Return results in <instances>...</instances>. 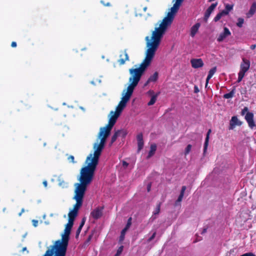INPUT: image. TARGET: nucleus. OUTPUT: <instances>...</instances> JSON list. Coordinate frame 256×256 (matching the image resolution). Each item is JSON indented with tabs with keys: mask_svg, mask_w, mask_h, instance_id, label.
<instances>
[{
	"mask_svg": "<svg viewBox=\"0 0 256 256\" xmlns=\"http://www.w3.org/2000/svg\"><path fill=\"white\" fill-rule=\"evenodd\" d=\"M164 33L160 30L155 28L152 36V41L147 43L148 48L146 50V54L144 60L138 68L130 69L129 72L131 76L129 78V82L130 84L127 88L126 92L124 93L121 100L116 107L115 112L111 111L110 112V118L108 124L102 128H112L116 124L117 119L126 106L127 102L130 100L134 90L138 85L142 75L150 64Z\"/></svg>",
	"mask_w": 256,
	"mask_h": 256,
	"instance_id": "obj_1",
	"label": "nucleus"
},
{
	"mask_svg": "<svg viewBox=\"0 0 256 256\" xmlns=\"http://www.w3.org/2000/svg\"><path fill=\"white\" fill-rule=\"evenodd\" d=\"M112 129H100L96 140L94 144V154H90L87 157L86 163L88 165L80 170V176L78 180L80 183L74 184V194L84 196L87 186L91 183L94 172L98 163L99 158L104 150L106 138L110 135Z\"/></svg>",
	"mask_w": 256,
	"mask_h": 256,
	"instance_id": "obj_2",
	"label": "nucleus"
},
{
	"mask_svg": "<svg viewBox=\"0 0 256 256\" xmlns=\"http://www.w3.org/2000/svg\"><path fill=\"white\" fill-rule=\"evenodd\" d=\"M71 229L66 227L62 240L56 241L50 246L44 256H66Z\"/></svg>",
	"mask_w": 256,
	"mask_h": 256,
	"instance_id": "obj_3",
	"label": "nucleus"
},
{
	"mask_svg": "<svg viewBox=\"0 0 256 256\" xmlns=\"http://www.w3.org/2000/svg\"><path fill=\"white\" fill-rule=\"evenodd\" d=\"M84 196L75 194L74 199L76 200V204L74 205V209L68 213V218L70 219L74 220V218L78 215V210L82 204V200Z\"/></svg>",
	"mask_w": 256,
	"mask_h": 256,
	"instance_id": "obj_4",
	"label": "nucleus"
},
{
	"mask_svg": "<svg viewBox=\"0 0 256 256\" xmlns=\"http://www.w3.org/2000/svg\"><path fill=\"white\" fill-rule=\"evenodd\" d=\"M103 210V206H98L96 208L90 212V216L95 220L100 218L102 215Z\"/></svg>",
	"mask_w": 256,
	"mask_h": 256,
	"instance_id": "obj_5",
	"label": "nucleus"
},
{
	"mask_svg": "<svg viewBox=\"0 0 256 256\" xmlns=\"http://www.w3.org/2000/svg\"><path fill=\"white\" fill-rule=\"evenodd\" d=\"M190 63L194 68H202L204 64L202 58H192L190 60Z\"/></svg>",
	"mask_w": 256,
	"mask_h": 256,
	"instance_id": "obj_6",
	"label": "nucleus"
},
{
	"mask_svg": "<svg viewBox=\"0 0 256 256\" xmlns=\"http://www.w3.org/2000/svg\"><path fill=\"white\" fill-rule=\"evenodd\" d=\"M231 32L226 27L224 28V32L220 34L218 37L217 38V40L218 42H221L226 38V37L230 36Z\"/></svg>",
	"mask_w": 256,
	"mask_h": 256,
	"instance_id": "obj_7",
	"label": "nucleus"
},
{
	"mask_svg": "<svg viewBox=\"0 0 256 256\" xmlns=\"http://www.w3.org/2000/svg\"><path fill=\"white\" fill-rule=\"evenodd\" d=\"M250 60L246 59L245 58H243L242 62L241 63L240 66V71L246 73L250 68Z\"/></svg>",
	"mask_w": 256,
	"mask_h": 256,
	"instance_id": "obj_8",
	"label": "nucleus"
},
{
	"mask_svg": "<svg viewBox=\"0 0 256 256\" xmlns=\"http://www.w3.org/2000/svg\"><path fill=\"white\" fill-rule=\"evenodd\" d=\"M245 119L248 122L250 127L252 128L255 126V123L254 120V114L252 112H248L246 114Z\"/></svg>",
	"mask_w": 256,
	"mask_h": 256,
	"instance_id": "obj_9",
	"label": "nucleus"
},
{
	"mask_svg": "<svg viewBox=\"0 0 256 256\" xmlns=\"http://www.w3.org/2000/svg\"><path fill=\"white\" fill-rule=\"evenodd\" d=\"M242 124V122L238 119L237 116H233L232 117L230 121V128H234L235 126H240Z\"/></svg>",
	"mask_w": 256,
	"mask_h": 256,
	"instance_id": "obj_10",
	"label": "nucleus"
},
{
	"mask_svg": "<svg viewBox=\"0 0 256 256\" xmlns=\"http://www.w3.org/2000/svg\"><path fill=\"white\" fill-rule=\"evenodd\" d=\"M120 58L118 60V62L120 65H123L126 61L129 60V56L126 50L124 51L123 54L120 55Z\"/></svg>",
	"mask_w": 256,
	"mask_h": 256,
	"instance_id": "obj_11",
	"label": "nucleus"
},
{
	"mask_svg": "<svg viewBox=\"0 0 256 256\" xmlns=\"http://www.w3.org/2000/svg\"><path fill=\"white\" fill-rule=\"evenodd\" d=\"M148 94L150 96H152L150 101L148 103V106L153 105L156 102L158 96L159 94V93H157L154 94V92L152 90H150L148 92Z\"/></svg>",
	"mask_w": 256,
	"mask_h": 256,
	"instance_id": "obj_12",
	"label": "nucleus"
},
{
	"mask_svg": "<svg viewBox=\"0 0 256 256\" xmlns=\"http://www.w3.org/2000/svg\"><path fill=\"white\" fill-rule=\"evenodd\" d=\"M138 142V152H139L144 146L143 136L142 133L138 134L136 136Z\"/></svg>",
	"mask_w": 256,
	"mask_h": 256,
	"instance_id": "obj_13",
	"label": "nucleus"
},
{
	"mask_svg": "<svg viewBox=\"0 0 256 256\" xmlns=\"http://www.w3.org/2000/svg\"><path fill=\"white\" fill-rule=\"evenodd\" d=\"M186 190V186H182V188L180 194L178 196V200H176V202H175V204H174L175 206H178L180 204V202H182V198L184 197Z\"/></svg>",
	"mask_w": 256,
	"mask_h": 256,
	"instance_id": "obj_14",
	"label": "nucleus"
},
{
	"mask_svg": "<svg viewBox=\"0 0 256 256\" xmlns=\"http://www.w3.org/2000/svg\"><path fill=\"white\" fill-rule=\"evenodd\" d=\"M200 26V23H196L194 25L190 28V35L192 37H194L198 32V28Z\"/></svg>",
	"mask_w": 256,
	"mask_h": 256,
	"instance_id": "obj_15",
	"label": "nucleus"
},
{
	"mask_svg": "<svg viewBox=\"0 0 256 256\" xmlns=\"http://www.w3.org/2000/svg\"><path fill=\"white\" fill-rule=\"evenodd\" d=\"M216 71V66H214L212 68H211L210 71L208 72V75L207 76L206 79V86H207L209 80L212 77L214 74H215V72Z\"/></svg>",
	"mask_w": 256,
	"mask_h": 256,
	"instance_id": "obj_16",
	"label": "nucleus"
},
{
	"mask_svg": "<svg viewBox=\"0 0 256 256\" xmlns=\"http://www.w3.org/2000/svg\"><path fill=\"white\" fill-rule=\"evenodd\" d=\"M256 11V2H254L252 4L250 9L249 10V12L247 14L248 17L252 16V15L254 14Z\"/></svg>",
	"mask_w": 256,
	"mask_h": 256,
	"instance_id": "obj_17",
	"label": "nucleus"
},
{
	"mask_svg": "<svg viewBox=\"0 0 256 256\" xmlns=\"http://www.w3.org/2000/svg\"><path fill=\"white\" fill-rule=\"evenodd\" d=\"M211 133V129H209L208 131V132L206 134V138L205 142L204 143V154L206 151L207 148L208 144V140H209V136L210 134Z\"/></svg>",
	"mask_w": 256,
	"mask_h": 256,
	"instance_id": "obj_18",
	"label": "nucleus"
},
{
	"mask_svg": "<svg viewBox=\"0 0 256 256\" xmlns=\"http://www.w3.org/2000/svg\"><path fill=\"white\" fill-rule=\"evenodd\" d=\"M156 150V144H152L150 146V150L148 152V156H147L148 158H150L152 157L155 153Z\"/></svg>",
	"mask_w": 256,
	"mask_h": 256,
	"instance_id": "obj_19",
	"label": "nucleus"
},
{
	"mask_svg": "<svg viewBox=\"0 0 256 256\" xmlns=\"http://www.w3.org/2000/svg\"><path fill=\"white\" fill-rule=\"evenodd\" d=\"M236 92V88L233 87L232 90L226 94L224 95V98L226 99H228L234 97Z\"/></svg>",
	"mask_w": 256,
	"mask_h": 256,
	"instance_id": "obj_20",
	"label": "nucleus"
},
{
	"mask_svg": "<svg viewBox=\"0 0 256 256\" xmlns=\"http://www.w3.org/2000/svg\"><path fill=\"white\" fill-rule=\"evenodd\" d=\"M158 78V73L155 72L152 76H151L148 79L145 85L147 84L148 82H156Z\"/></svg>",
	"mask_w": 256,
	"mask_h": 256,
	"instance_id": "obj_21",
	"label": "nucleus"
},
{
	"mask_svg": "<svg viewBox=\"0 0 256 256\" xmlns=\"http://www.w3.org/2000/svg\"><path fill=\"white\" fill-rule=\"evenodd\" d=\"M85 222H86V218H84L82 219L81 223L76 230V235L77 236L79 235L80 233V232L81 230H82L84 225V224Z\"/></svg>",
	"mask_w": 256,
	"mask_h": 256,
	"instance_id": "obj_22",
	"label": "nucleus"
},
{
	"mask_svg": "<svg viewBox=\"0 0 256 256\" xmlns=\"http://www.w3.org/2000/svg\"><path fill=\"white\" fill-rule=\"evenodd\" d=\"M245 74V72H241L240 70L238 74V82H240L242 81V78H244Z\"/></svg>",
	"mask_w": 256,
	"mask_h": 256,
	"instance_id": "obj_23",
	"label": "nucleus"
},
{
	"mask_svg": "<svg viewBox=\"0 0 256 256\" xmlns=\"http://www.w3.org/2000/svg\"><path fill=\"white\" fill-rule=\"evenodd\" d=\"M217 2L212 4L206 10L210 12V13H212L217 6Z\"/></svg>",
	"mask_w": 256,
	"mask_h": 256,
	"instance_id": "obj_24",
	"label": "nucleus"
},
{
	"mask_svg": "<svg viewBox=\"0 0 256 256\" xmlns=\"http://www.w3.org/2000/svg\"><path fill=\"white\" fill-rule=\"evenodd\" d=\"M120 130H118L117 132H115V134H114V136H112V140H111V143L112 144L114 142L116 141V140L118 136V134H119V132H120Z\"/></svg>",
	"mask_w": 256,
	"mask_h": 256,
	"instance_id": "obj_25",
	"label": "nucleus"
},
{
	"mask_svg": "<svg viewBox=\"0 0 256 256\" xmlns=\"http://www.w3.org/2000/svg\"><path fill=\"white\" fill-rule=\"evenodd\" d=\"M160 203L156 206L154 210V212H153L154 214V215L158 214L160 212Z\"/></svg>",
	"mask_w": 256,
	"mask_h": 256,
	"instance_id": "obj_26",
	"label": "nucleus"
},
{
	"mask_svg": "<svg viewBox=\"0 0 256 256\" xmlns=\"http://www.w3.org/2000/svg\"><path fill=\"white\" fill-rule=\"evenodd\" d=\"M74 220L69 218L68 223L66 224V227L72 229V226L74 224Z\"/></svg>",
	"mask_w": 256,
	"mask_h": 256,
	"instance_id": "obj_27",
	"label": "nucleus"
},
{
	"mask_svg": "<svg viewBox=\"0 0 256 256\" xmlns=\"http://www.w3.org/2000/svg\"><path fill=\"white\" fill-rule=\"evenodd\" d=\"M244 22V20L242 18H238V22L236 23V26L239 28H242Z\"/></svg>",
	"mask_w": 256,
	"mask_h": 256,
	"instance_id": "obj_28",
	"label": "nucleus"
},
{
	"mask_svg": "<svg viewBox=\"0 0 256 256\" xmlns=\"http://www.w3.org/2000/svg\"><path fill=\"white\" fill-rule=\"evenodd\" d=\"M192 146L191 144H188L186 147L184 151V154L186 156L190 152Z\"/></svg>",
	"mask_w": 256,
	"mask_h": 256,
	"instance_id": "obj_29",
	"label": "nucleus"
},
{
	"mask_svg": "<svg viewBox=\"0 0 256 256\" xmlns=\"http://www.w3.org/2000/svg\"><path fill=\"white\" fill-rule=\"evenodd\" d=\"M233 4H226L225 5V10L228 12L233 8Z\"/></svg>",
	"mask_w": 256,
	"mask_h": 256,
	"instance_id": "obj_30",
	"label": "nucleus"
},
{
	"mask_svg": "<svg viewBox=\"0 0 256 256\" xmlns=\"http://www.w3.org/2000/svg\"><path fill=\"white\" fill-rule=\"evenodd\" d=\"M211 14L212 13H210V12L207 10L206 11L204 16V20L205 22H206L208 20Z\"/></svg>",
	"mask_w": 256,
	"mask_h": 256,
	"instance_id": "obj_31",
	"label": "nucleus"
},
{
	"mask_svg": "<svg viewBox=\"0 0 256 256\" xmlns=\"http://www.w3.org/2000/svg\"><path fill=\"white\" fill-rule=\"evenodd\" d=\"M222 17V14L220 12H219L214 17V20L215 22H217Z\"/></svg>",
	"mask_w": 256,
	"mask_h": 256,
	"instance_id": "obj_32",
	"label": "nucleus"
},
{
	"mask_svg": "<svg viewBox=\"0 0 256 256\" xmlns=\"http://www.w3.org/2000/svg\"><path fill=\"white\" fill-rule=\"evenodd\" d=\"M126 232H124V231L122 230L120 236V241H122L124 240Z\"/></svg>",
	"mask_w": 256,
	"mask_h": 256,
	"instance_id": "obj_33",
	"label": "nucleus"
},
{
	"mask_svg": "<svg viewBox=\"0 0 256 256\" xmlns=\"http://www.w3.org/2000/svg\"><path fill=\"white\" fill-rule=\"evenodd\" d=\"M248 110V109L247 107H244L242 110L240 114L242 116H244L246 113V114Z\"/></svg>",
	"mask_w": 256,
	"mask_h": 256,
	"instance_id": "obj_34",
	"label": "nucleus"
},
{
	"mask_svg": "<svg viewBox=\"0 0 256 256\" xmlns=\"http://www.w3.org/2000/svg\"><path fill=\"white\" fill-rule=\"evenodd\" d=\"M132 218L131 217L128 218V222H127V224H126V226H129L130 228V226L132 224Z\"/></svg>",
	"mask_w": 256,
	"mask_h": 256,
	"instance_id": "obj_35",
	"label": "nucleus"
},
{
	"mask_svg": "<svg viewBox=\"0 0 256 256\" xmlns=\"http://www.w3.org/2000/svg\"><path fill=\"white\" fill-rule=\"evenodd\" d=\"M220 13L222 14V16H224L228 15L229 12L226 10L225 9L222 10Z\"/></svg>",
	"mask_w": 256,
	"mask_h": 256,
	"instance_id": "obj_36",
	"label": "nucleus"
},
{
	"mask_svg": "<svg viewBox=\"0 0 256 256\" xmlns=\"http://www.w3.org/2000/svg\"><path fill=\"white\" fill-rule=\"evenodd\" d=\"M156 234V232H154L152 236L148 240V242H150L151 240H152L154 238Z\"/></svg>",
	"mask_w": 256,
	"mask_h": 256,
	"instance_id": "obj_37",
	"label": "nucleus"
},
{
	"mask_svg": "<svg viewBox=\"0 0 256 256\" xmlns=\"http://www.w3.org/2000/svg\"><path fill=\"white\" fill-rule=\"evenodd\" d=\"M33 226L34 227H36L38 225V221L37 220H32Z\"/></svg>",
	"mask_w": 256,
	"mask_h": 256,
	"instance_id": "obj_38",
	"label": "nucleus"
},
{
	"mask_svg": "<svg viewBox=\"0 0 256 256\" xmlns=\"http://www.w3.org/2000/svg\"><path fill=\"white\" fill-rule=\"evenodd\" d=\"M68 160H70L72 163H75V161L74 160V156H70L68 158Z\"/></svg>",
	"mask_w": 256,
	"mask_h": 256,
	"instance_id": "obj_39",
	"label": "nucleus"
},
{
	"mask_svg": "<svg viewBox=\"0 0 256 256\" xmlns=\"http://www.w3.org/2000/svg\"><path fill=\"white\" fill-rule=\"evenodd\" d=\"M122 246L120 247L117 251L116 256H118L122 252Z\"/></svg>",
	"mask_w": 256,
	"mask_h": 256,
	"instance_id": "obj_40",
	"label": "nucleus"
},
{
	"mask_svg": "<svg viewBox=\"0 0 256 256\" xmlns=\"http://www.w3.org/2000/svg\"><path fill=\"white\" fill-rule=\"evenodd\" d=\"M128 164L127 162L125 161L122 162V166L124 168H126L128 166Z\"/></svg>",
	"mask_w": 256,
	"mask_h": 256,
	"instance_id": "obj_41",
	"label": "nucleus"
},
{
	"mask_svg": "<svg viewBox=\"0 0 256 256\" xmlns=\"http://www.w3.org/2000/svg\"><path fill=\"white\" fill-rule=\"evenodd\" d=\"M101 3H102L104 6H110V2H107L106 4H105L104 1L102 0Z\"/></svg>",
	"mask_w": 256,
	"mask_h": 256,
	"instance_id": "obj_42",
	"label": "nucleus"
},
{
	"mask_svg": "<svg viewBox=\"0 0 256 256\" xmlns=\"http://www.w3.org/2000/svg\"><path fill=\"white\" fill-rule=\"evenodd\" d=\"M17 46L16 42H12L11 44V46L12 48H16Z\"/></svg>",
	"mask_w": 256,
	"mask_h": 256,
	"instance_id": "obj_43",
	"label": "nucleus"
},
{
	"mask_svg": "<svg viewBox=\"0 0 256 256\" xmlns=\"http://www.w3.org/2000/svg\"><path fill=\"white\" fill-rule=\"evenodd\" d=\"M194 92L195 93H198L199 92L198 88L197 86H195L194 87Z\"/></svg>",
	"mask_w": 256,
	"mask_h": 256,
	"instance_id": "obj_44",
	"label": "nucleus"
},
{
	"mask_svg": "<svg viewBox=\"0 0 256 256\" xmlns=\"http://www.w3.org/2000/svg\"><path fill=\"white\" fill-rule=\"evenodd\" d=\"M150 187H151V184H148V186H147V190L148 192H150Z\"/></svg>",
	"mask_w": 256,
	"mask_h": 256,
	"instance_id": "obj_45",
	"label": "nucleus"
},
{
	"mask_svg": "<svg viewBox=\"0 0 256 256\" xmlns=\"http://www.w3.org/2000/svg\"><path fill=\"white\" fill-rule=\"evenodd\" d=\"M129 228H130L129 226H126L125 228L122 230H124V232H126Z\"/></svg>",
	"mask_w": 256,
	"mask_h": 256,
	"instance_id": "obj_46",
	"label": "nucleus"
},
{
	"mask_svg": "<svg viewBox=\"0 0 256 256\" xmlns=\"http://www.w3.org/2000/svg\"><path fill=\"white\" fill-rule=\"evenodd\" d=\"M256 48V44H252L250 46V48L252 50H254L255 48Z\"/></svg>",
	"mask_w": 256,
	"mask_h": 256,
	"instance_id": "obj_47",
	"label": "nucleus"
},
{
	"mask_svg": "<svg viewBox=\"0 0 256 256\" xmlns=\"http://www.w3.org/2000/svg\"><path fill=\"white\" fill-rule=\"evenodd\" d=\"M43 184H44V186L45 187L47 186L48 183H47V182L46 180H44V181L43 182Z\"/></svg>",
	"mask_w": 256,
	"mask_h": 256,
	"instance_id": "obj_48",
	"label": "nucleus"
},
{
	"mask_svg": "<svg viewBox=\"0 0 256 256\" xmlns=\"http://www.w3.org/2000/svg\"><path fill=\"white\" fill-rule=\"evenodd\" d=\"M24 212V208H22L21 212L18 214L19 216H20Z\"/></svg>",
	"mask_w": 256,
	"mask_h": 256,
	"instance_id": "obj_49",
	"label": "nucleus"
},
{
	"mask_svg": "<svg viewBox=\"0 0 256 256\" xmlns=\"http://www.w3.org/2000/svg\"><path fill=\"white\" fill-rule=\"evenodd\" d=\"M26 250V247L24 248H22V252H24V251H25V250Z\"/></svg>",
	"mask_w": 256,
	"mask_h": 256,
	"instance_id": "obj_50",
	"label": "nucleus"
},
{
	"mask_svg": "<svg viewBox=\"0 0 256 256\" xmlns=\"http://www.w3.org/2000/svg\"><path fill=\"white\" fill-rule=\"evenodd\" d=\"M46 214H44V216H43V218L44 219H45L46 218Z\"/></svg>",
	"mask_w": 256,
	"mask_h": 256,
	"instance_id": "obj_51",
	"label": "nucleus"
},
{
	"mask_svg": "<svg viewBox=\"0 0 256 256\" xmlns=\"http://www.w3.org/2000/svg\"><path fill=\"white\" fill-rule=\"evenodd\" d=\"M146 9H147V8H146V7H144V11H145V12H146Z\"/></svg>",
	"mask_w": 256,
	"mask_h": 256,
	"instance_id": "obj_52",
	"label": "nucleus"
},
{
	"mask_svg": "<svg viewBox=\"0 0 256 256\" xmlns=\"http://www.w3.org/2000/svg\"><path fill=\"white\" fill-rule=\"evenodd\" d=\"M44 223L46 224H49V222H45Z\"/></svg>",
	"mask_w": 256,
	"mask_h": 256,
	"instance_id": "obj_53",
	"label": "nucleus"
},
{
	"mask_svg": "<svg viewBox=\"0 0 256 256\" xmlns=\"http://www.w3.org/2000/svg\"><path fill=\"white\" fill-rule=\"evenodd\" d=\"M214 0H209L208 1H209L210 2H212V1H214Z\"/></svg>",
	"mask_w": 256,
	"mask_h": 256,
	"instance_id": "obj_54",
	"label": "nucleus"
},
{
	"mask_svg": "<svg viewBox=\"0 0 256 256\" xmlns=\"http://www.w3.org/2000/svg\"><path fill=\"white\" fill-rule=\"evenodd\" d=\"M206 229H204V232H202V233H203V232H206Z\"/></svg>",
	"mask_w": 256,
	"mask_h": 256,
	"instance_id": "obj_55",
	"label": "nucleus"
},
{
	"mask_svg": "<svg viewBox=\"0 0 256 256\" xmlns=\"http://www.w3.org/2000/svg\"><path fill=\"white\" fill-rule=\"evenodd\" d=\"M44 146H45L46 145V144L44 143Z\"/></svg>",
	"mask_w": 256,
	"mask_h": 256,
	"instance_id": "obj_56",
	"label": "nucleus"
}]
</instances>
